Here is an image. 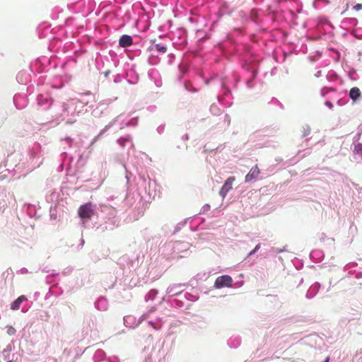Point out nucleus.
Returning a JSON list of instances; mask_svg holds the SVG:
<instances>
[{
  "mask_svg": "<svg viewBox=\"0 0 362 362\" xmlns=\"http://www.w3.org/2000/svg\"><path fill=\"white\" fill-rule=\"evenodd\" d=\"M78 216L82 219L89 220L94 214V209L90 202L81 205L78 211Z\"/></svg>",
  "mask_w": 362,
  "mask_h": 362,
  "instance_id": "nucleus-1",
  "label": "nucleus"
},
{
  "mask_svg": "<svg viewBox=\"0 0 362 362\" xmlns=\"http://www.w3.org/2000/svg\"><path fill=\"white\" fill-rule=\"evenodd\" d=\"M233 279L228 275L218 276L214 283V287L221 288L223 287H230L232 286Z\"/></svg>",
  "mask_w": 362,
  "mask_h": 362,
  "instance_id": "nucleus-2",
  "label": "nucleus"
},
{
  "mask_svg": "<svg viewBox=\"0 0 362 362\" xmlns=\"http://www.w3.org/2000/svg\"><path fill=\"white\" fill-rule=\"evenodd\" d=\"M235 180V177H230L226 180L219 192V194L222 197H225L226 194L232 189V185Z\"/></svg>",
  "mask_w": 362,
  "mask_h": 362,
  "instance_id": "nucleus-3",
  "label": "nucleus"
},
{
  "mask_svg": "<svg viewBox=\"0 0 362 362\" xmlns=\"http://www.w3.org/2000/svg\"><path fill=\"white\" fill-rule=\"evenodd\" d=\"M260 174V170L258 166L256 165L255 167H252L250 172L245 176V182H249L253 180H255L258 175Z\"/></svg>",
  "mask_w": 362,
  "mask_h": 362,
  "instance_id": "nucleus-4",
  "label": "nucleus"
},
{
  "mask_svg": "<svg viewBox=\"0 0 362 362\" xmlns=\"http://www.w3.org/2000/svg\"><path fill=\"white\" fill-rule=\"evenodd\" d=\"M149 49L151 52H152V55L154 52H159L164 54L167 52L168 49L167 47L162 44H153L149 47Z\"/></svg>",
  "mask_w": 362,
  "mask_h": 362,
  "instance_id": "nucleus-5",
  "label": "nucleus"
},
{
  "mask_svg": "<svg viewBox=\"0 0 362 362\" xmlns=\"http://www.w3.org/2000/svg\"><path fill=\"white\" fill-rule=\"evenodd\" d=\"M119 45L122 47H127L132 45V37L128 35H123L119 41Z\"/></svg>",
  "mask_w": 362,
  "mask_h": 362,
  "instance_id": "nucleus-6",
  "label": "nucleus"
},
{
  "mask_svg": "<svg viewBox=\"0 0 362 362\" xmlns=\"http://www.w3.org/2000/svg\"><path fill=\"white\" fill-rule=\"evenodd\" d=\"M361 96V93L360 89L358 87L352 88L349 91V97L354 100L356 101Z\"/></svg>",
  "mask_w": 362,
  "mask_h": 362,
  "instance_id": "nucleus-7",
  "label": "nucleus"
},
{
  "mask_svg": "<svg viewBox=\"0 0 362 362\" xmlns=\"http://www.w3.org/2000/svg\"><path fill=\"white\" fill-rule=\"evenodd\" d=\"M26 298L24 296H19L16 300H14L11 305V308L12 310H18L19 309L20 306H21V304L22 303V302L23 300H25Z\"/></svg>",
  "mask_w": 362,
  "mask_h": 362,
  "instance_id": "nucleus-8",
  "label": "nucleus"
},
{
  "mask_svg": "<svg viewBox=\"0 0 362 362\" xmlns=\"http://www.w3.org/2000/svg\"><path fill=\"white\" fill-rule=\"evenodd\" d=\"M354 151L358 153H362V144L358 143L356 144L354 146Z\"/></svg>",
  "mask_w": 362,
  "mask_h": 362,
  "instance_id": "nucleus-9",
  "label": "nucleus"
},
{
  "mask_svg": "<svg viewBox=\"0 0 362 362\" xmlns=\"http://www.w3.org/2000/svg\"><path fill=\"white\" fill-rule=\"evenodd\" d=\"M260 248V244H257L255 249L253 250H252L250 253H249V255H252L253 254H255L256 252V251H257Z\"/></svg>",
  "mask_w": 362,
  "mask_h": 362,
  "instance_id": "nucleus-10",
  "label": "nucleus"
},
{
  "mask_svg": "<svg viewBox=\"0 0 362 362\" xmlns=\"http://www.w3.org/2000/svg\"><path fill=\"white\" fill-rule=\"evenodd\" d=\"M354 9L356 11L362 10V4H357L354 6Z\"/></svg>",
  "mask_w": 362,
  "mask_h": 362,
  "instance_id": "nucleus-11",
  "label": "nucleus"
},
{
  "mask_svg": "<svg viewBox=\"0 0 362 362\" xmlns=\"http://www.w3.org/2000/svg\"><path fill=\"white\" fill-rule=\"evenodd\" d=\"M329 356H327V357L325 358V361H324V362H329Z\"/></svg>",
  "mask_w": 362,
  "mask_h": 362,
  "instance_id": "nucleus-12",
  "label": "nucleus"
},
{
  "mask_svg": "<svg viewBox=\"0 0 362 362\" xmlns=\"http://www.w3.org/2000/svg\"><path fill=\"white\" fill-rule=\"evenodd\" d=\"M8 362H12V361H8Z\"/></svg>",
  "mask_w": 362,
  "mask_h": 362,
  "instance_id": "nucleus-13",
  "label": "nucleus"
}]
</instances>
